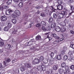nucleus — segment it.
Segmentation results:
<instances>
[{
  "label": "nucleus",
  "mask_w": 74,
  "mask_h": 74,
  "mask_svg": "<svg viewBox=\"0 0 74 74\" xmlns=\"http://www.w3.org/2000/svg\"><path fill=\"white\" fill-rule=\"evenodd\" d=\"M63 56V54H60L57 56H56L55 57L54 59H57L58 60H61L62 59V56Z\"/></svg>",
  "instance_id": "obj_4"
},
{
  "label": "nucleus",
  "mask_w": 74,
  "mask_h": 74,
  "mask_svg": "<svg viewBox=\"0 0 74 74\" xmlns=\"http://www.w3.org/2000/svg\"><path fill=\"white\" fill-rule=\"evenodd\" d=\"M12 16L13 19H15L17 17V16H16V15H15V13L12 14Z\"/></svg>",
  "instance_id": "obj_28"
},
{
  "label": "nucleus",
  "mask_w": 74,
  "mask_h": 74,
  "mask_svg": "<svg viewBox=\"0 0 74 74\" xmlns=\"http://www.w3.org/2000/svg\"><path fill=\"white\" fill-rule=\"evenodd\" d=\"M41 29L42 30H43L44 32H46V29H45L44 27H41Z\"/></svg>",
  "instance_id": "obj_47"
},
{
  "label": "nucleus",
  "mask_w": 74,
  "mask_h": 74,
  "mask_svg": "<svg viewBox=\"0 0 74 74\" xmlns=\"http://www.w3.org/2000/svg\"><path fill=\"white\" fill-rule=\"evenodd\" d=\"M51 24L53 25L55 27L56 26V23H52Z\"/></svg>",
  "instance_id": "obj_62"
},
{
  "label": "nucleus",
  "mask_w": 74,
  "mask_h": 74,
  "mask_svg": "<svg viewBox=\"0 0 74 74\" xmlns=\"http://www.w3.org/2000/svg\"><path fill=\"white\" fill-rule=\"evenodd\" d=\"M40 25V23H38L36 24V27H39Z\"/></svg>",
  "instance_id": "obj_55"
},
{
  "label": "nucleus",
  "mask_w": 74,
  "mask_h": 74,
  "mask_svg": "<svg viewBox=\"0 0 74 74\" xmlns=\"http://www.w3.org/2000/svg\"><path fill=\"white\" fill-rule=\"evenodd\" d=\"M40 62V61L39 59L35 58L34 59V61H32V63L33 64H38Z\"/></svg>",
  "instance_id": "obj_3"
},
{
  "label": "nucleus",
  "mask_w": 74,
  "mask_h": 74,
  "mask_svg": "<svg viewBox=\"0 0 74 74\" xmlns=\"http://www.w3.org/2000/svg\"><path fill=\"white\" fill-rule=\"evenodd\" d=\"M8 11H9V12H13V11H12V10H11L10 9H9Z\"/></svg>",
  "instance_id": "obj_64"
},
{
  "label": "nucleus",
  "mask_w": 74,
  "mask_h": 74,
  "mask_svg": "<svg viewBox=\"0 0 74 74\" xmlns=\"http://www.w3.org/2000/svg\"><path fill=\"white\" fill-rule=\"evenodd\" d=\"M27 67L28 68H29V69H31L32 68V66H31L29 64L27 63Z\"/></svg>",
  "instance_id": "obj_48"
},
{
  "label": "nucleus",
  "mask_w": 74,
  "mask_h": 74,
  "mask_svg": "<svg viewBox=\"0 0 74 74\" xmlns=\"http://www.w3.org/2000/svg\"><path fill=\"white\" fill-rule=\"evenodd\" d=\"M37 69L39 71H45V66L44 65L38 66L37 68Z\"/></svg>",
  "instance_id": "obj_2"
},
{
  "label": "nucleus",
  "mask_w": 74,
  "mask_h": 74,
  "mask_svg": "<svg viewBox=\"0 0 74 74\" xmlns=\"http://www.w3.org/2000/svg\"><path fill=\"white\" fill-rule=\"evenodd\" d=\"M5 14L6 15H10V12H9V10H6L5 12Z\"/></svg>",
  "instance_id": "obj_41"
},
{
  "label": "nucleus",
  "mask_w": 74,
  "mask_h": 74,
  "mask_svg": "<svg viewBox=\"0 0 74 74\" xmlns=\"http://www.w3.org/2000/svg\"><path fill=\"white\" fill-rule=\"evenodd\" d=\"M33 40V39H31L30 41L28 42V44L29 45H32L33 43L34 42V41Z\"/></svg>",
  "instance_id": "obj_21"
},
{
  "label": "nucleus",
  "mask_w": 74,
  "mask_h": 74,
  "mask_svg": "<svg viewBox=\"0 0 74 74\" xmlns=\"http://www.w3.org/2000/svg\"><path fill=\"white\" fill-rule=\"evenodd\" d=\"M45 15L43 13H42L40 14V16H42V17H44V16H45Z\"/></svg>",
  "instance_id": "obj_52"
},
{
  "label": "nucleus",
  "mask_w": 74,
  "mask_h": 74,
  "mask_svg": "<svg viewBox=\"0 0 74 74\" xmlns=\"http://www.w3.org/2000/svg\"><path fill=\"white\" fill-rule=\"evenodd\" d=\"M55 30L57 32H59L60 31V27L58 26H56L55 27Z\"/></svg>",
  "instance_id": "obj_7"
},
{
  "label": "nucleus",
  "mask_w": 74,
  "mask_h": 74,
  "mask_svg": "<svg viewBox=\"0 0 74 74\" xmlns=\"http://www.w3.org/2000/svg\"><path fill=\"white\" fill-rule=\"evenodd\" d=\"M53 72V70L52 69H49V71L46 72L47 74H51Z\"/></svg>",
  "instance_id": "obj_14"
},
{
  "label": "nucleus",
  "mask_w": 74,
  "mask_h": 74,
  "mask_svg": "<svg viewBox=\"0 0 74 74\" xmlns=\"http://www.w3.org/2000/svg\"><path fill=\"white\" fill-rule=\"evenodd\" d=\"M36 40H41V36L38 35L36 37Z\"/></svg>",
  "instance_id": "obj_19"
},
{
  "label": "nucleus",
  "mask_w": 74,
  "mask_h": 74,
  "mask_svg": "<svg viewBox=\"0 0 74 74\" xmlns=\"http://www.w3.org/2000/svg\"><path fill=\"white\" fill-rule=\"evenodd\" d=\"M14 13L17 16H19V15H21V12L18 10H16Z\"/></svg>",
  "instance_id": "obj_9"
},
{
  "label": "nucleus",
  "mask_w": 74,
  "mask_h": 74,
  "mask_svg": "<svg viewBox=\"0 0 74 74\" xmlns=\"http://www.w3.org/2000/svg\"><path fill=\"white\" fill-rule=\"evenodd\" d=\"M67 58L68 59V56L66 55H65L63 57V59L64 60H65L67 59Z\"/></svg>",
  "instance_id": "obj_40"
},
{
  "label": "nucleus",
  "mask_w": 74,
  "mask_h": 74,
  "mask_svg": "<svg viewBox=\"0 0 74 74\" xmlns=\"http://www.w3.org/2000/svg\"><path fill=\"white\" fill-rule=\"evenodd\" d=\"M67 47H64L63 48V50H64L65 51H66L67 50Z\"/></svg>",
  "instance_id": "obj_58"
},
{
  "label": "nucleus",
  "mask_w": 74,
  "mask_h": 74,
  "mask_svg": "<svg viewBox=\"0 0 74 74\" xmlns=\"http://www.w3.org/2000/svg\"><path fill=\"white\" fill-rule=\"evenodd\" d=\"M8 46H7V49H10L11 47V45L10 44H8Z\"/></svg>",
  "instance_id": "obj_39"
},
{
  "label": "nucleus",
  "mask_w": 74,
  "mask_h": 74,
  "mask_svg": "<svg viewBox=\"0 0 74 74\" xmlns=\"http://www.w3.org/2000/svg\"><path fill=\"white\" fill-rule=\"evenodd\" d=\"M70 33H71V34H74V31L73 30H71L70 31Z\"/></svg>",
  "instance_id": "obj_60"
},
{
  "label": "nucleus",
  "mask_w": 74,
  "mask_h": 74,
  "mask_svg": "<svg viewBox=\"0 0 74 74\" xmlns=\"http://www.w3.org/2000/svg\"><path fill=\"white\" fill-rule=\"evenodd\" d=\"M49 55H50L51 58H53V57L54 56V55H55L54 53L52 52L51 51H49Z\"/></svg>",
  "instance_id": "obj_17"
},
{
  "label": "nucleus",
  "mask_w": 74,
  "mask_h": 74,
  "mask_svg": "<svg viewBox=\"0 0 74 74\" xmlns=\"http://www.w3.org/2000/svg\"><path fill=\"white\" fill-rule=\"evenodd\" d=\"M53 21V18H52V17H50L49 18V23H52Z\"/></svg>",
  "instance_id": "obj_29"
},
{
  "label": "nucleus",
  "mask_w": 74,
  "mask_h": 74,
  "mask_svg": "<svg viewBox=\"0 0 74 74\" xmlns=\"http://www.w3.org/2000/svg\"><path fill=\"white\" fill-rule=\"evenodd\" d=\"M5 60H6L8 63H9V62L11 61V59H10V58H5Z\"/></svg>",
  "instance_id": "obj_38"
},
{
  "label": "nucleus",
  "mask_w": 74,
  "mask_h": 74,
  "mask_svg": "<svg viewBox=\"0 0 74 74\" xmlns=\"http://www.w3.org/2000/svg\"><path fill=\"white\" fill-rule=\"evenodd\" d=\"M11 42L12 44H14V43L15 42V41L14 40H12Z\"/></svg>",
  "instance_id": "obj_56"
},
{
  "label": "nucleus",
  "mask_w": 74,
  "mask_h": 74,
  "mask_svg": "<svg viewBox=\"0 0 74 74\" xmlns=\"http://www.w3.org/2000/svg\"><path fill=\"white\" fill-rule=\"evenodd\" d=\"M56 35L55 34H51V36L52 37H54V38H55V37H56Z\"/></svg>",
  "instance_id": "obj_45"
},
{
  "label": "nucleus",
  "mask_w": 74,
  "mask_h": 74,
  "mask_svg": "<svg viewBox=\"0 0 74 74\" xmlns=\"http://www.w3.org/2000/svg\"><path fill=\"white\" fill-rule=\"evenodd\" d=\"M51 7L52 11L50 12V14H51L53 12H55V11H56L57 10L56 9L54 8L53 7V6H51Z\"/></svg>",
  "instance_id": "obj_13"
},
{
  "label": "nucleus",
  "mask_w": 74,
  "mask_h": 74,
  "mask_svg": "<svg viewBox=\"0 0 74 74\" xmlns=\"http://www.w3.org/2000/svg\"><path fill=\"white\" fill-rule=\"evenodd\" d=\"M13 1L14 3H18L19 2V0H13Z\"/></svg>",
  "instance_id": "obj_57"
},
{
  "label": "nucleus",
  "mask_w": 74,
  "mask_h": 74,
  "mask_svg": "<svg viewBox=\"0 0 74 74\" xmlns=\"http://www.w3.org/2000/svg\"><path fill=\"white\" fill-rule=\"evenodd\" d=\"M70 68L72 70H74V65H72L70 66Z\"/></svg>",
  "instance_id": "obj_43"
},
{
  "label": "nucleus",
  "mask_w": 74,
  "mask_h": 74,
  "mask_svg": "<svg viewBox=\"0 0 74 74\" xmlns=\"http://www.w3.org/2000/svg\"><path fill=\"white\" fill-rule=\"evenodd\" d=\"M62 0H58V4L59 5H60V4H62V3L63 2V1H62Z\"/></svg>",
  "instance_id": "obj_33"
},
{
  "label": "nucleus",
  "mask_w": 74,
  "mask_h": 74,
  "mask_svg": "<svg viewBox=\"0 0 74 74\" xmlns=\"http://www.w3.org/2000/svg\"><path fill=\"white\" fill-rule=\"evenodd\" d=\"M68 59L71 62H74V60L73 59V57L71 56H70L68 57Z\"/></svg>",
  "instance_id": "obj_15"
},
{
  "label": "nucleus",
  "mask_w": 74,
  "mask_h": 74,
  "mask_svg": "<svg viewBox=\"0 0 74 74\" xmlns=\"http://www.w3.org/2000/svg\"><path fill=\"white\" fill-rule=\"evenodd\" d=\"M60 25L61 26H66V23L64 22H62L60 23Z\"/></svg>",
  "instance_id": "obj_18"
},
{
  "label": "nucleus",
  "mask_w": 74,
  "mask_h": 74,
  "mask_svg": "<svg viewBox=\"0 0 74 74\" xmlns=\"http://www.w3.org/2000/svg\"><path fill=\"white\" fill-rule=\"evenodd\" d=\"M73 13V11H72V12H71V13H69V16H71V15H72V14Z\"/></svg>",
  "instance_id": "obj_63"
},
{
  "label": "nucleus",
  "mask_w": 74,
  "mask_h": 74,
  "mask_svg": "<svg viewBox=\"0 0 74 74\" xmlns=\"http://www.w3.org/2000/svg\"><path fill=\"white\" fill-rule=\"evenodd\" d=\"M65 22L66 23H69V20L65 19Z\"/></svg>",
  "instance_id": "obj_53"
},
{
  "label": "nucleus",
  "mask_w": 74,
  "mask_h": 74,
  "mask_svg": "<svg viewBox=\"0 0 74 74\" xmlns=\"http://www.w3.org/2000/svg\"><path fill=\"white\" fill-rule=\"evenodd\" d=\"M35 8H36L37 9H40V8H41V7L40 6H37L35 7Z\"/></svg>",
  "instance_id": "obj_54"
},
{
  "label": "nucleus",
  "mask_w": 74,
  "mask_h": 74,
  "mask_svg": "<svg viewBox=\"0 0 74 74\" xmlns=\"http://www.w3.org/2000/svg\"><path fill=\"white\" fill-rule=\"evenodd\" d=\"M4 45L3 42H0V46L1 47H3Z\"/></svg>",
  "instance_id": "obj_44"
},
{
  "label": "nucleus",
  "mask_w": 74,
  "mask_h": 74,
  "mask_svg": "<svg viewBox=\"0 0 74 74\" xmlns=\"http://www.w3.org/2000/svg\"><path fill=\"white\" fill-rule=\"evenodd\" d=\"M44 57L43 56H40L39 58V60H40V62H42L44 61Z\"/></svg>",
  "instance_id": "obj_30"
},
{
  "label": "nucleus",
  "mask_w": 74,
  "mask_h": 74,
  "mask_svg": "<svg viewBox=\"0 0 74 74\" xmlns=\"http://www.w3.org/2000/svg\"><path fill=\"white\" fill-rule=\"evenodd\" d=\"M12 22L14 23V24H15L16 23V19H14V18H13L11 20Z\"/></svg>",
  "instance_id": "obj_20"
},
{
  "label": "nucleus",
  "mask_w": 74,
  "mask_h": 74,
  "mask_svg": "<svg viewBox=\"0 0 74 74\" xmlns=\"http://www.w3.org/2000/svg\"><path fill=\"white\" fill-rule=\"evenodd\" d=\"M40 25L44 27L47 26V24L46 23V22L42 21L41 22Z\"/></svg>",
  "instance_id": "obj_10"
},
{
  "label": "nucleus",
  "mask_w": 74,
  "mask_h": 74,
  "mask_svg": "<svg viewBox=\"0 0 74 74\" xmlns=\"http://www.w3.org/2000/svg\"><path fill=\"white\" fill-rule=\"evenodd\" d=\"M3 64L5 66H8V62L7 61V60H5L3 62Z\"/></svg>",
  "instance_id": "obj_31"
},
{
  "label": "nucleus",
  "mask_w": 74,
  "mask_h": 74,
  "mask_svg": "<svg viewBox=\"0 0 74 74\" xmlns=\"http://www.w3.org/2000/svg\"><path fill=\"white\" fill-rule=\"evenodd\" d=\"M15 71L16 73L17 74H18V73H19V69H17Z\"/></svg>",
  "instance_id": "obj_49"
},
{
  "label": "nucleus",
  "mask_w": 74,
  "mask_h": 74,
  "mask_svg": "<svg viewBox=\"0 0 74 74\" xmlns=\"http://www.w3.org/2000/svg\"><path fill=\"white\" fill-rule=\"evenodd\" d=\"M19 6L21 8L23 6V2H20L19 4Z\"/></svg>",
  "instance_id": "obj_35"
},
{
  "label": "nucleus",
  "mask_w": 74,
  "mask_h": 74,
  "mask_svg": "<svg viewBox=\"0 0 74 74\" xmlns=\"http://www.w3.org/2000/svg\"><path fill=\"white\" fill-rule=\"evenodd\" d=\"M43 62L44 63H47L48 61V59L47 58H44Z\"/></svg>",
  "instance_id": "obj_25"
},
{
  "label": "nucleus",
  "mask_w": 74,
  "mask_h": 74,
  "mask_svg": "<svg viewBox=\"0 0 74 74\" xmlns=\"http://www.w3.org/2000/svg\"><path fill=\"white\" fill-rule=\"evenodd\" d=\"M1 6L2 7L3 9H6L7 10V9L8 8V6L5 5L4 4H2L1 5Z\"/></svg>",
  "instance_id": "obj_16"
},
{
  "label": "nucleus",
  "mask_w": 74,
  "mask_h": 74,
  "mask_svg": "<svg viewBox=\"0 0 74 74\" xmlns=\"http://www.w3.org/2000/svg\"><path fill=\"white\" fill-rule=\"evenodd\" d=\"M27 69V68L25 66H23L21 67L20 70L22 72L25 71Z\"/></svg>",
  "instance_id": "obj_8"
},
{
  "label": "nucleus",
  "mask_w": 74,
  "mask_h": 74,
  "mask_svg": "<svg viewBox=\"0 0 74 74\" xmlns=\"http://www.w3.org/2000/svg\"><path fill=\"white\" fill-rule=\"evenodd\" d=\"M58 68L59 67L58 65H55L53 66L52 69L53 70H57Z\"/></svg>",
  "instance_id": "obj_11"
},
{
  "label": "nucleus",
  "mask_w": 74,
  "mask_h": 74,
  "mask_svg": "<svg viewBox=\"0 0 74 74\" xmlns=\"http://www.w3.org/2000/svg\"><path fill=\"white\" fill-rule=\"evenodd\" d=\"M66 66V63L64 62H63L62 64H61V67H62V68H65L66 69V68L67 67V68H69V67L68 66Z\"/></svg>",
  "instance_id": "obj_6"
},
{
  "label": "nucleus",
  "mask_w": 74,
  "mask_h": 74,
  "mask_svg": "<svg viewBox=\"0 0 74 74\" xmlns=\"http://www.w3.org/2000/svg\"><path fill=\"white\" fill-rule=\"evenodd\" d=\"M8 27L7 26L4 27L3 29L4 31H5L6 32H8Z\"/></svg>",
  "instance_id": "obj_32"
},
{
  "label": "nucleus",
  "mask_w": 74,
  "mask_h": 74,
  "mask_svg": "<svg viewBox=\"0 0 74 74\" xmlns=\"http://www.w3.org/2000/svg\"><path fill=\"white\" fill-rule=\"evenodd\" d=\"M68 12L67 9L66 8H64V11H62L61 12V13H59L58 14V16L59 19H62V18H64V16L67 15V12Z\"/></svg>",
  "instance_id": "obj_1"
},
{
  "label": "nucleus",
  "mask_w": 74,
  "mask_h": 74,
  "mask_svg": "<svg viewBox=\"0 0 74 74\" xmlns=\"http://www.w3.org/2000/svg\"><path fill=\"white\" fill-rule=\"evenodd\" d=\"M57 10H61L63 9V7L60 5H59L57 6Z\"/></svg>",
  "instance_id": "obj_12"
},
{
  "label": "nucleus",
  "mask_w": 74,
  "mask_h": 74,
  "mask_svg": "<svg viewBox=\"0 0 74 74\" xmlns=\"http://www.w3.org/2000/svg\"><path fill=\"white\" fill-rule=\"evenodd\" d=\"M49 32H48V33H46L45 34V35L46 36H49Z\"/></svg>",
  "instance_id": "obj_59"
},
{
  "label": "nucleus",
  "mask_w": 74,
  "mask_h": 74,
  "mask_svg": "<svg viewBox=\"0 0 74 74\" xmlns=\"http://www.w3.org/2000/svg\"><path fill=\"white\" fill-rule=\"evenodd\" d=\"M8 27L9 28H11L12 27V24L11 23H8Z\"/></svg>",
  "instance_id": "obj_42"
},
{
  "label": "nucleus",
  "mask_w": 74,
  "mask_h": 74,
  "mask_svg": "<svg viewBox=\"0 0 74 74\" xmlns=\"http://www.w3.org/2000/svg\"><path fill=\"white\" fill-rule=\"evenodd\" d=\"M70 7L71 8V11H74V6L70 5H69Z\"/></svg>",
  "instance_id": "obj_34"
},
{
  "label": "nucleus",
  "mask_w": 74,
  "mask_h": 74,
  "mask_svg": "<svg viewBox=\"0 0 74 74\" xmlns=\"http://www.w3.org/2000/svg\"><path fill=\"white\" fill-rule=\"evenodd\" d=\"M3 10V6H2L1 5V6H0V10H1V11H2Z\"/></svg>",
  "instance_id": "obj_61"
},
{
  "label": "nucleus",
  "mask_w": 74,
  "mask_h": 74,
  "mask_svg": "<svg viewBox=\"0 0 74 74\" xmlns=\"http://www.w3.org/2000/svg\"><path fill=\"white\" fill-rule=\"evenodd\" d=\"M49 38V41H51V40L52 39V38L49 37V36H48V35L47 36V38Z\"/></svg>",
  "instance_id": "obj_46"
},
{
  "label": "nucleus",
  "mask_w": 74,
  "mask_h": 74,
  "mask_svg": "<svg viewBox=\"0 0 74 74\" xmlns=\"http://www.w3.org/2000/svg\"><path fill=\"white\" fill-rule=\"evenodd\" d=\"M61 32H64L66 31V28L65 27H62L61 29Z\"/></svg>",
  "instance_id": "obj_23"
},
{
  "label": "nucleus",
  "mask_w": 74,
  "mask_h": 74,
  "mask_svg": "<svg viewBox=\"0 0 74 74\" xmlns=\"http://www.w3.org/2000/svg\"><path fill=\"white\" fill-rule=\"evenodd\" d=\"M59 42V41L58 39H57L53 42V44H58Z\"/></svg>",
  "instance_id": "obj_26"
},
{
  "label": "nucleus",
  "mask_w": 74,
  "mask_h": 74,
  "mask_svg": "<svg viewBox=\"0 0 74 74\" xmlns=\"http://www.w3.org/2000/svg\"><path fill=\"white\" fill-rule=\"evenodd\" d=\"M73 2V0H68L67 2L68 4H70V3H72Z\"/></svg>",
  "instance_id": "obj_36"
},
{
  "label": "nucleus",
  "mask_w": 74,
  "mask_h": 74,
  "mask_svg": "<svg viewBox=\"0 0 74 74\" xmlns=\"http://www.w3.org/2000/svg\"><path fill=\"white\" fill-rule=\"evenodd\" d=\"M16 62V60L14 59L12 61V63H15V62Z\"/></svg>",
  "instance_id": "obj_51"
},
{
  "label": "nucleus",
  "mask_w": 74,
  "mask_h": 74,
  "mask_svg": "<svg viewBox=\"0 0 74 74\" xmlns=\"http://www.w3.org/2000/svg\"><path fill=\"white\" fill-rule=\"evenodd\" d=\"M3 68L2 64H0V70H2ZM0 74H1V72H0Z\"/></svg>",
  "instance_id": "obj_37"
},
{
  "label": "nucleus",
  "mask_w": 74,
  "mask_h": 74,
  "mask_svg": "<svg viewBox=\"0 0 74 74\" xmlns=\"http://www.w3.org/2000/svg\"><path fill=\"white\" fill-rule=\"evenodd\" d=\"M69 55H73V52L72 51H70L68 53Z\"/></svg>",
  "instance_id": "obj_50"
},
{
  "label": "nucleus",
  "mask_w": 74,
  "mask_h": 74,
  "mask_svg": "<svg viewBox=\"0 0 74 74\" xmlns=\"http://www.w3.org/2000/svg\"><path fill=\"white\" fill-rule=\"evenodd\" d=\"M1 18L2 21L5 22V21H6L7 19V17L5 15L2 16L1 17Z\"/></svg>",
  "instance_id": "obj_5"
},
{
  "label": "nucleus",
  "mask_w": 74,
  "mask_h": 74,
  "mask_svg": "<svg viewBox=\"0 0 74 74\" xmlns=\"http://www.w3.org/2000/svg\"><path fill=\"white\" fill-rule=\"evenodd\" d=\"M57 14L56 13H53V17L54 19H57Z\"/></svg>",
  "instance_id": "obj_24"
},
{
  "label": "nucleus",
  "mask_w": 74,
  "mask_h": 74,
  "mask_svg": "<svg viewBox=\"0 0 74 74\" xmlns=\"http://www.w3.org/2000/svg\"><path fill=\"white\" fill-rule=\"evenodd\" d=\"M36 70H35L34 69H33L32 70L30 71V74H33L34 73H36Z\"/></svg>",
  "instance_id": "obj_22"
},
{
  "label": "nucleus",
  "mask_w": 74,
  "mask_h": 74,
  "mask_svg": "<svg viewBox=\"0 0 74 74\" xmlns=\"http://www.w3.org/2000/svg\"><path fill=\"white\" fill-rule=\"evenodd\" d=\"M12 3V0H9L7 1V4L8 5H10Z\"/></svg>",
  "instance_id": "obj_27"
}]
</instances>
